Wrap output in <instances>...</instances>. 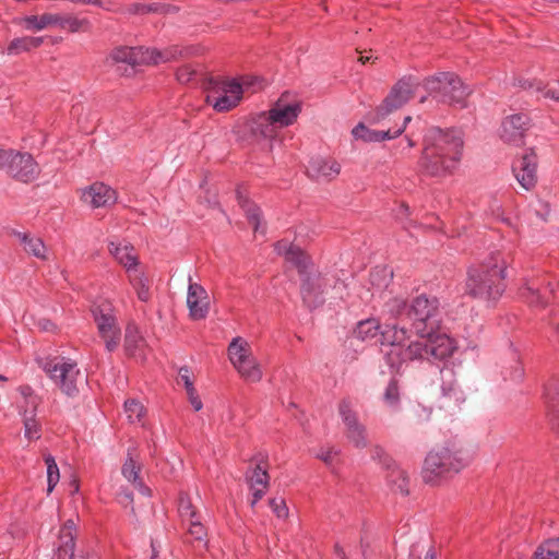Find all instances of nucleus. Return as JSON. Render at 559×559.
<instances>
[{
    "instance_id": "4",
    "label": "nucleus",
    "mask_w": 559,
    "mask_h": 559,
    "mask_svg": "<svg viewBox=\"0 0 559 559\" xmlns=\"http://www.w3.org/2000/svg\"><path fill=\"white\" fill-rule=\"evenodd\" d=\"M467 462V457L455 447L435 449L425 459L423 478L428 484H436L442 477L459 473Z\"/></svg>"
},
{
    "instance_id": "41",
    "label": "nucleus",
    "mask_w": 559,
    "mask_h": 559,
    "mask_svg": "<svg viewBox=\"0 0 559 559\" xmlns=\"http://www.w3.org/2000/svg\"><path fill=\"white\" fill-rule=\"evenodd\" d=\"M534 559H559V540L549 539L535 551Z\"/></svg>"
},
{
    "instance_id": "9",
    "label": "nucleus",
    "mask_w": 559,
    "mask_h": 559,
    "mask_svg": "<svg viewBox=\"0 0 559 559\" xmlns=\"http://www.w3.org/2000/svg\"><path fill=\"white\" fill-rule=\"evenodd\" d=\"M228 358L233 367L246 381L259 382L262 370L253 356L250 343L241 336L234 337L227 348Z\"/></svg>"
},
{
    "instance_id": "51",
    "label": "nucleus",
    "mask_w": 559,
    "mask_h": 559,
    "mask_svg": "<svg viewBox=\"0 0 559 559\" xmlns=\"http://www.w3.org/2000/svg\"><path fill=\"white\" fill-rule=\"evenodd\" d=\"M195 75L197 71L191 64L180 67L176 73L177 80L182 84L191 82L194 80Z\"/></svg>"
},
{
    "instance_id": "55",
    "label": "nucleus",
    "mask_w": 559,
    "mask_h": 559,
    "mask_svg": "<svg viewBox=\"0 0 559 559\" xmlns=\"http://www.w3.org/2000/svg\"><path fill=\"white\" fill-rule=\"evenodd\" d=\"M67 557H69V559H94L91 551L83 548L70 552Z\"/></svg>"
},
{
    "instance_id": "58",
    "label": "nucleus",
    "mask_w": 559,
    "mask_h": 559,
    "mask_svg": "<svg viewBox=\"0 0 559 559\" xmlns=\"http://www.w3.org/2000/svg\"><path fill=\"white\" fill-rule=\"evenodd\" d=\"M157 8L156 7H153V5H145V4H133L130 9L131 12L133 13H145V12H150V11H156Z\"/></svg>"
},
{
    "instance_id": "21",
    "label": "nucleus",
    "mask_w": 559,
    "mask_h": 559,
    "mask_svg": "<svg viewBox=\"0 0 559 559\" xmlns=\"http://www.w3.org/2000/svg\"><path fill=\"white\" fill-rule=\"evenodd\" d=\"M82 201L93 209L107 207L117 201V192L103 182H94L82 191Z\"/></svg>"
},
{
    "instance_id": "54",
    "label": "nucleus",
    "mask_w": 559,
    "mask_h": 559,
    "mask_svg": "<svg viewBox=\"0 0 559 559\" xmlns=\"http://www.w3.org/2000/svg\"><path fill=\"white\" fill-rule=\"evenodd\" d=\"M178 383H182L186 391L190 388H194L190 377V370L188 368H180L178 373Z\"/></svg>"
},
{
    "instance_id": "26",
    "label": "nucleus",
    "mask_w": 559,
    "mask_h": 559,
    "mask_svg": "<svg viewBox=\"0 0 559 559\" xmlns=\"http://www.w3.org/2000/svg\"><path fill=\"white\" fill-rule=\"evenodd\" d=\"M14 236L28 255L41 261L48 260V248L40 237L23 231H14Z\"/></svg>"
},
{
    "instance_id": "3",
    "label": "nucleus",
    "mask_w": 559,
    "mask_h": 559,
    "mask_svg": "<svg viewBox=\"0 0 559 559\" xmlns=\"http://www.w3.org/2000/svg\"><path fill=\"white\" fill-rule=\"evenodd\" d=\"M508 260L500 251L489 253L481 263L467 271L465 292L484 301H497L506 289Z\"/></svg>"
},
{
    "instance_id": "45",
    "label": "nucleus",
    "mask_w": 559,
    "mask_h": 559,
    "mask_svg": "<svg viewBox=\"0 0 559 559\" xmlns=\"http://www.w3.org/2000/svg\"><path fill=\"white\" fill-rule=\"evenodd\" d=\"M28 409L23 413L24 435L28 440H36L39 438V425L35 419V415H27Z\"/></svg>"
},
{
    "instance_id": "11",
    "label": "nucleus",
    "mask_w": 559,
    "mask_h": 559,
    "mask_svg": "<svg viewBox=\"0 0 559 559\" xmlns=\"http://www.w3.org/2000/svg\"><path fill=\"white\" fill-rule=\"evenodd\" d=\"M423 86V82H418L413 76H404L399 80L383 102L374 109L372 121L380 122L390 116L393 111L403 107L414 95L415 90Z\"/></svg>"
},
{
    "instance_id": "20",
    "label": "nucleus",
    "mask_w": 559,
    "mask_h": 559,
    "mask_svg": "<svg viewBox=\"0 0 559 559\" xmlns=\"http://www.w3.org/2000/svg\"><path fill=\"white\" fill-rule=\"evenodd\" d=\"M187 306L189 309V316L192 320L205 319L210 311L207 292L202 285L192 283L191 277H189Z\"/></svg>"
},
{
    "instance_id": "13",
    "label": "nucleus",
    "mask_w": 559,
    "mask_h": 559,
    "mask_svg": "<svg viewBox=\"0 0 559 559\" xmlns=\"http://www.w3.org/2000/svg\"><path fill=\"white\" fill-rule=\"evenodd\" d=\"M332 278L321 273H310L301 280L302 301L309 309H316L324 302V295L331 287Z\"/></svg>"
},
{
    "instance_id": "15",
    "label": "nucleus",
    "mask_w": 559,
    "mask_h": 559,
    "mask_svg": "<svg viewBox=\"0 0 559 559\" xmlns=\"http://www.w3.org/2000/svg\"><path fill=\"white\" fill-rule=\"evenodd\" d=\"M530 127L531 119L526 114H513L502 120L499 135L506 143L520 145Z\"/></svg>"
},
{
    "instance_id": "5",
    "label": "nucleus",
    "mask_w": 559,
    "mask_h": 559,
    "mask_svg": "<svg viewBox=\"0 0 559 559\" xmlns=\"http://www.w3.org/2000/svg\"><path fill=\"white\" fill-rule=\"evenodd\" d=\"M185 53H192L190 49L182 50L171 46L163 50L148 47H117L110 53L115 63H126L131 67L156 66L170 62Z\"/></svg>"
},
{
    "instance_id": "62",
    "label": "nucleus",
    "mask_w": 559,
    "mask_h": 559,
    "mask_svg": "<svg viewBox=\"0 0 559 559\" xmlns=\"http://www.w3.org/2000/svg\"><path fill=\"white\" fill-rule=\"evenodd\" d=\"M425 559H436V554L432 548H429L426 552Z\"/></svg>"
},
{
    "instance_id": "2",
    "label": "nucleus",
    "mask_w": 559,
    "mask_h": 559,
    "mask_svg": "<svg viewBox=\"0 0 559 559\" xmlns=\"http://www.w3.org/2000/svg\"><path fill=\"white\" fill-rule=\"evenodd\" d=\"M463 151L462 138L453 131L430 130L424 140L418 170L430 177H447L457 168Z\"/></svg>"
},
{
    "instance_id": "36",
    "label": "nucleus",
    "mask_w": 559,
    "mask_h": 559,
    "mask_svg": "<svg viewBox=\"0 0 559 559\" xmlns=\"http://www.w3.org/2000/svg\"><path fill=\"white\" fill-rule=\"evenodd\" d=\"M386 480L392 490L402 495L408 493V477L404 469L399 466L390 468Z\"/></svg>"
},
{
    "instance_id": "40",
    "label": "nucleus",
    "mask_w": 559,
    "mask_h": 559,
    "mask_svg": "<svg viewBox=\"0 0 559 559\" xmlns=\"http://www.w3.org/2000/svg\"><path fill=\"white\" fill-rule=\"evenodd\" d=\"M383 402L389 408L393 411L399 409L401 402V392L396 379H392L389 382L388 386L385 388V391L383 393Z\"/></svg>"
},
{
    "instance_id": "60",
    "label": "nucleus",
    "mask_w": 559,
    "mask_h": 559,
    "mask_svg": "<svg viewBox=\"0 0 559 559\" xmlns=\"http://www.w3.org/2000/svg\"><path fill=\"white\" fill-rule=\"evenodd\" d=\"M81 4H93L97 7H103V0H81Z\"/></svg>"
},
{
    "instance_id": "12",
    "label": "nucleus",
    "mask_w": 559,
    "mask_h": 559,
    "mask_svg": "<svg viewBox=\"0 0 559 559\" xmlns=\"http://www.w3.org/2000/svg\"><path fill=\"white\" fill-rule=\"evenodd\" d=\"M92 312L106 349L115 350L120 343L121 331L117 324L114 306L109 301H102L92 309Z\"/></svg>"
},
{
    "instance_id": "27",
    "label": "nucleus",
    "mask_w": 559,
    "mask_h": 559,
    "mask_svg": "<svg viewBox=\"0 0 559 559\" xmlns=\"http://www.w3.org/2000/svg\"><path fill=\"white\" fill-rule=\"evenodd\" d=\"M252 492L251 507H254L265 495L269 487V474L266 468L258 464L248 477Z\"/></svg>"
},
{
    "instance_id": "63",
    "label": "nucleus",
    "mask_w": 559,
    "mask_h": 559,
    "mask_svg": "<svg viewBox=\"0 0 559 559\" xmlns=\"http://www.w3.org/2000/svg\"><path fill=\"white\" fill-rule=\"evenodd\" d=\"M122 503H131L132 502V496L130 493H126L123 496V499L121 500Z\"/></svg>"
},
{
    "instance_id": "44",
    "label": "nucleus",
    "mask_w": 559,
    "mask_h": 559,
    "mask_svg": "<svg viewBox=\"0 0 559 559\" xmlns=\"http://www.w3.org/2000/svg\"><path fill=\"white\" fill-rule=\"evenodd\" d=\"M144 412L145 409L139 401L131 399L124 402V413L130 423H141Z\"/></svg>"
},
{
    "instance_id": "30",
    "label": "nucleus",
    "mask_w": 559,
    "mask_h": 559,
    "mask_svg": "<svg viewBox=\"0 0 559 559\" xmlns=\"http://www.w3.org/2000/svg\"><path fill=\"white\" fill-rule=\"evenodd\" d=\"M75 524L72 520L67 521L59 533V546L57 555L59 558L67 557L70 552L75 551L74 540Z\"/></svg>"
},
{
    "instance_id": "31",
    "label": "nucleus",
    "mask_w": 559,
    "mask_h": 559,
    "mask_svg": "<svg viewBox=\"0 0 559 559\" xmlns=\"http://www.w3.org/2000/svg\"><path fill=\"white\" fill-rule=\"evenodd\" d=\"M44 43L43 37H34V36H23L16 37L12 39L7 47V55L9 56H17L23 52H29L38 47H40Z\"/></svg>"
},
{
    "instance_id": "8",
    "label": "nucleus",
    "mask_w": 559,
    "mask_h": 559,
    "mask_svg": "<svg viewBox=\"0 0 559 559\" xmlns=\"http://www.w3.org/2000/svg\"><path fill=\"white\" fill-rule=\"evenodd\" d=\"M44 370L61 392L70 397L79 393V385L86 380L76 364L63 357H57L47 361Z\"/></svg>"
},
{
    "instance_id": "42",
    "label": "nucleus",
    "mask_w": 559,
    "mask_h": 559,
    "mask_svg": "<svg viewBox=\"0 0 559 559\" xmlns=\"http://www.w3.org/2000/svg\"><path fill=\"white\" fill-rule=\"evenodd\" d=\"M178 512L183 522L199 518L190 497L185 492H180L179 495Z\"/></svg>"
},
{
    "instance_id": "47",
    "label": "nucleus",
    "mask_w": 559,
    "mask_h": 559,
    "mask_svg": "<svg viewBox=\"0 0 559 559\" xmlns=\"http://www.w3.org/2000/svg\"><path fill=\"white\" fill-rule=\"evenodd\" d=\"M392 272L386 267H376L370 273V282L373 286L385 287L391 281Z\"/></svg>"
},
{
    "instance_id": "32",
    "label": "nucleus",
    "mask_w": 559,
    "mask_h": 559,
    "mask_svg": "<svg viewBox=\"0 0 559 559\" xmlns=\"http://www.w3.org/2000/svg\"><path fill=\"white\" fill-rule=\"evenodd\" d=\"M130 285L136 293L139 300L147 302L151 299L150 280L140 269L127 275Z\"/></svg>"
},
{
    "instance_id": "29",
    "label": "nucleus",
    "mask_w": 559,
    "mask_h": 559,
    "mask_svg": "<svg viewBox=\"0 0 559 559\" xmlns=\"http://www.w3.org/2000/svg\"><path fill=\"white\" fill-rule=\"evenodd\" d=\"M385 330H381L380 323L376 319H367L364 321H360L355 330V335L357 338L361 341H372L380 336V344L384 346L385 348L382 349L383 354L385 355V352L390 349V346L388 344H383L382 342V332Z\"/></svg>"
},
{
    "instance_id": "56",
    "label": "nucleus",
    "mask_w": 559,
    "mask_h": 559,
    "mask_svg": "<svg viewBox=\"0 0 559 559\" xmlns=\"http://www.w3.org/2000/svg\"><path fill=\"white\" fill-rule=\"evenodd\" d=\"M431 411L426 407H418L415 412L416 421L417 423H424L427 421L430 418Z\"/></svg>"
},
{
    "instance_id": "43",
    "label": "nucleus",
    "mask_w": 559,
    "mask_h": 559,
    "mask_svg": "<svg viewBox=\"0 0 559 559\" xmlns=\"http://www.w3.org/2000/svg\"><path fill=\"white\" fill-rule=\"evenodd\" d=\"M45 463L47 466V492L50 493L60 479V473L53 456L50 454L45 456Z\"/></svg>"
},
{
    "instance_id": "53",
    "label": "nucleus",
    "mask_w": 559,
    "mask_h": 559,
    "mask_svg": "<svg viewBox=\"0 0 559 559\" xmlns=\"http://www.w3.org/2000/svg\"><path fill=\"white\" fill-rule=\"evenodd\" d=\"M186 392L188 395V400H189L191 406L193 407V409L195 412L201 411L203 407V403H202L200 396L198 395L197 390L194 388H190Z\"/></svg>"
},
{
    "instance_id": "52",
    "label": "nucleus",
    "mask_w": 559,
    "mask_h": 559,
    "mask_svg": "<svg viewBox=\"0 0 559 559\" xmlns=\"http://www.w3.org/2000/svg\"><path fill=\"white\" fill-rule=\"evenodd\" d=\"M16 152L12 148H0V170L8 171L11 159L14 158Z\"/></svg>"
},
{
    "instance_id": "57",
    "label": "nucleus",
    "mask_w": 559,
    "mask_h": 559,
    "mask_svg": "<svg viewBox=\"0 0 559 559\" xmlns=\"http://www.w3.org/2000/svg\"><path fill=\"white\" fill-rule=\"evenodd\" d=\"M411 120H412V117H411V116H406V117H404L403 122H402V124H401L399 128H396V129H391V138H392V139H395V138H397L399 135H401V134L404 132V130L406 129V126L408 124V122H409Z\"/></svg>"
},
{
    "instance_id": "46",
    "label": "nucleus",
    "mask_w": 559,
    "mask_h": 559,
    "mask_svg": "<svg viewBox=\"0 0 559 559\" xmlns=\"http://www.w3.org/2000/svg\"><path fill=\"white\" fill-rule=\"evenodd\" d=\"M143 338L135 329L128 328L126 333L124 346L129 355L135 356L136 349L143 343Z\"/></svg>"
},
{
    "instance_id": "34",
    "label": "nucleus",
    "mask_w": 559,
    "mask_h": 559,
    "mask_svg": "<svg viewBox=\"0 0 559 559\" xmlns=\"http://www.w3.org/2000/svg\"><path fill=\"white\" fill-rule=\"evenodd\" d=\"M141 467L135 462V460L131 456V454H128V459L126 460L123 466H122V475L124 478L130 481L134 488L139 489L143 493H148L150 490L143 485L139 474H140Z\"/></svg>"
},
{
    "instance_id": "25",
    "label": "nucleus",
    "mask_w": 559,
    "mask_h": 559,
    "mask_svg": "<svg viewBox=\"0 0 559 559\" xmlns=\"http://www.w3.org/2000/svg\"><path fill=\"white\" fill-rule=\"evenodd\" d=\"M341 165L331 158L316 157L309 162L307 174L318 181H330L338 176Z\"/></svg>"
},
{
    "instance_id": "39",
    "label": "nucleus",
    "mask_w": 559,
    "mask_h": 559,
    "mask_svg": "<svg viewBox=\"0 0 559 559\" xmlns=\"http://www.w3.org/2000/svg\"><path fill=\"white\" fill-rule=\"evenodd\" d=\"M237 195L239 204L245 210L249 223L253 226L254 231H258L261 218L260 209L257 207L253 203H251L247 198L242 197V194L239 191L237 192Z\"/></svg>"
},
{
    "instance_id": "48",
    "label": "nucleus",
    "mask_w": 559,
    "mask_h": 559,
    "mask_svg": "<svg viewBox=\"0 0 559 559\" xmlns=\"http://www.w3.org/2000/svg\"><path fill=\"white\" fill-rule=\"evenodd\" d=\"M188 525L189 535L197 542H204L206 538V530L201 523L200 518L192 519V521L185 522Z\"/></svg>"
},
{
    "instance_id": "64",
    "label": "nucleus",
    "mask_w": 559,
    "mask_h": 559,
    "mask_svg": "<svg viewBox=\"0 0 559 559\" xmlns=\"http://www.w3.org/2000/svg\"><path fill=\"white\" fill-rule=\"evenodd\" d=\"M522 376H523L522 368H518L516 371H515V374L513 376V379H521Z\"/></svg>"
},
{
    "instance_id": "1",
    "label": "nucleus",
    "mask_w": 559,
    "mask_h": 559,
    "mask_svg": "<svg viewBox=\"0 0 559 559\" xmlns=\"http://www.w3.org/2000/svg\"><path fill=\"white\" fill-rule=\"evenodd\" d=\"M391 311L396 317L405 316L416 335L420 337L406 346L407 330L395 324L385 325L382 342L390 346L385 352V361L392 370L400 371L403 365L417 359L444 360L456 350L455 340L439 330L441 313L437 297L420 294L409 304L402 298H393Z\"/></svg>"
},
{
    "instance_id": "38",
    "label": "nucleus",
    "mask_w": 559,
    "mask_h": 559,
    "mask_svg": "<svg viewBox=\"0 0 559 559\" xmlns=\"http://www.w3.org/2000/svg\"><path fill=\"white\" fill-rule=\"evenodd\" d=\"M19 392L23 399V402L20 403L21 413L23 414L25 409H28V416L35 415L40 402L39 397L28 385L20 386Z\"/></svg>"
},
{
    "instance_id": "23",
    "label": "nucleus",
    "mask_w": 559,
    "mask_h": 559,
    "mask_svg": "<svg viewBox=\"0 0 559 559\" xmlns=\"http://www.w3.org/2000/svg\"><path fill=\"white\" fill-rule=\"evenodd\" d=\"M277 254L283 255L285 261L292 263L304 275L311 264L310 258L299 246L287 239H282L274 245Z\"/></svg>"
},
{
    "instance_id": "49",
    "label": "nucleus",
    "mask_w": 559,
    "mask_h": 559,
    "mask_svg": "<svg viewBox=\"0 0 559 559\" xmlns=\"http://www.w3.org/2000/svg\"><path fill=\"white\" fill-rule=\"evenodd\" d=\"M269 504H270V508L272 509L273 513L278 519L285 520L288 518L289 510H288V507H287L284 498H282V497L272 498L269 501Z\"/></svg>"
},
{
    "instance_id": "16",
    "label": "nucleus",
    "mask_w": 559,
    "mask_h": 559,
    "mask_svg": "<svg viewBox=\"0 0 559 559\" xmlns=\"http://www.w3.org/2000/svg\"><path fill=\"white\" fill-rule=\"evenodd\" d=\"M40 168L34 157L26 152H16L7 174L21 182H32L39 176Z\"/></svg>"
},
{
    "instance_id": "14",
    "label": "nucleus",
    "mask_w": 559,
    "mask_h": 559,
    "mask_svg": "<svg viewBox=\"0 0 559 559\" xmlns=\"http://www.w3.org/2000/svg\"><path fill=\"white\" fill-rule=\"evenodd\" d=\"M338 413L346 427L345 433L349 442L359 449L367 447L366 427L358 420L350 401L343 400L338 405Z\"/></svg>"
},
{
    "instance_id": "50",
    "label": "nucleus",
    "mask_w": 559,
    "mask_h": 559,
    "mask_svg": "<svg viewBox=\"0 0 559 559\" xmlns=\"http://www.w3.org/2000/svg\"><path fill=\"white\" fill-rule=\"evenodd\" d=\"M340 451L334 447H323L317 453L316 457L321 460L328 466H332L337 459Z\"/></svg>"
},
{
    "instance_id": "18",
    "label": "nucleus",
    "mask_w": 559,
    "mask_h": 559,
    "mask_svg": "<svg viewBox=\"0 0 559 559\" xmlns=\"http://www.w3.org/2000/svg\"><path fill=\"white\" fill-rule=\"evenodd\" d=\"M513 174L518 182L525 189L532 190L537 183V156L533 151L526 152L514 160Z\"/></svg>"
},
{
    "instance_id": "6",
    "label": "nucleus",
    "mask_w": 559,
    "mask_h": 559,
    "mask_svg": "<svg viewBox=\"0 0 559 559\" xmlns=\"http://www.w3.org/2000/svg\"><path fill=\"white\" fill-rule=\"evenodd\" d=\"M423 88L440 100L452 106L464 108L472 91L461 79L450 72H441L423 81Z\"/></svg>"
},
{
    "instance_id": "7",
    "label": "nucleus",
    "mask_w": 559,
    "mask_h": 559,
    "mask_svg": "<svg viewBox=\"0 0 559 559\" xmlns=\"http://www.w3.org/2000/svg\"><path fill=\"white\" fill-rule=\"evenodd\" d=\"M16 23L29 32H39L52 26L71 33L87 32L91 28V23L87 19H79L73 14L45 13L41 15H25L17 19Z\"/></svg>"
},
{
    "instance_id": "61",
    "label": "nucleus",
    "mask_w": 559,
    "mask_h": 559,
    "mask_svg": "<svg viewBox=\"0 0 559 559\" xmlns=\"http://www.w3.org/2000/svg\"><path fill=\"white\" fill-rule=\"evenodd\" d=\"M382 455H384V451L380 447H376L372 451V456L380 459Z\"/></svg>"
},
{
    "instance_id": "59",
    "label": "nucleus",
    "mask_w": 559,
    "mask_h": 559,
    "mask_svg": "<svg viewBox=\"0 0 559 559\" xmlns=\"http://www.w3.org/2000/svg\"><path fill=\"white\" fill-rule=\"evenodd\" d=\"M334 555L337 559H347L344 548L338 544L334 546Z\"/></svg>"
},
{
    "instance_id": "24",
    "label": "nucleus",
    "mask_w": 559,
    "mask_h": 559,
    "mask_svg": "<svg viewBox=\"0 0 559 559\" xmlns=\"http://www.w3.org/2000/svg\"><path fill=\"white\" fill-rule=\"evenodd\" d=\"M251 133L257 139H263L269 141L267 150L272 152L273 142L278 138L281 128L277 127L267 115L266 111L260 112L251 118L250 120Z\"/></svg>"
},
{
    "instance_id": "35",
    "label": "nucleus",
    "mask_w": 559,
    "mask_h": 559,
    "mask_svg": "<svg viewBox=\"0 0 559 559\" xmlns=\"http://www.w3.org/2000/svg\"><path fill=\"white\" fill-rule=\"evenodd\" d=\"M353 136L357 140L365 142H381L384 140H391V129L385 131L371 130L364 123H358L352 131Z\"/></svg>"
},
{
    "instance_id": "19",
    "label": "nucleus",
    "mask_w": 559,
    "mask_h": 559,
    "mask_svg": "<svg viewBox=\"0 0 559 559\" xmlns=\"http://www.w3.org/2000/svg\"><path fill=\"white\" fill-rule=\"evenodd\" d=\"M270 119L281 129L289 127L297 121L301 112V104L297 100L286 102L284 97L278 98L272 107L266 110Z\"/></svg>"
},
{
    "instance_id": "22",
    "label": "nucleus",
    "mask_w": 559,
    "mask_h": 559,
    "mask_svg": "<svg viewBox=\"0 0 559 559\" xmlns=\"http://www.w3.org/2000/svg\"><path fill=\"white\" fill-rule=\"evenodd\" d=\"M441 373V392L442 402L441 407H457L464 401L465 396L463 391L456 383L455 374L452 368H443L440 370Z\"/></svg>"
},
{
    "instance_id": "28",
    "label": "nucleus",
    "mask_w": 559,
    "mask_h": 559,
    "mask_svg": "<svg viewBox=\"0 0 559 559\" xmlns=\"http://www.w3.org/2000/svg\"><path fill=\"white\" fill-rule=\"evenodd\" d=\"M537 281L534 277H524L523 284L520 287V295L531 306L544 308L548 305L549 300L545 294H540L538 290Z\"/></svg>"
},
{
    "instance_id": "37",
    "label": "nucleus",
    "mask_w": 559,
    "mask_h": 559,
    "mask_svg": "<svg viewBox=\"0 0 559 559\" xmlns=\"http://www.w3.org/2000/svg\"><path fill=\"white\" fill-rule=\"evenodd\" d=\"M522 86L542 93L544 98L559 102V81L548 84H544L540 81H526Z\"/></svg>"
},
{
    "instance_id": "10",
    "label": "nucleus",
    "mask_w": 559,
    "mask_h": 559,
    "mask_svg": "<svg viewBox=\"0 0 559 559\" xmlns=\"http://www.w3.org/2000/svg\"><path fill=\"white\" fill-rule=\"evenodd\" d=\"M236 80H210L206 94V103L216 111L225 112L235 108L241 100L243 85Z\"/></svg>"
},
{
    "instance_id": "33",
    "label": "nucleus",
    "mask_w": 559,
    "mask_h": 559,
    "mask_svg": "<svg viewBox=\"0 0 559 559\" xmlns=\"http://www.w3.org/2000/svg\"><path fill=\"white\" fill-rule=\"evenodd\" d=\"M548 416L551 427L559 430V383L549 384L546 389Z\"/></svg>"
},
{
    "instance_id": "17",
    "label": "nucleus",
    "mask_w": 559,
    "mask_h": 559,
    "mask_svg": "<svg viewBox=\"0 0 559 559\" xmlns=\"http://www.w3.org/2000/svg\"><path fill=\"white\" fill-rule=\"evenodd\" d=\"M107 248L109 254L124 269L127 275L139 270V254L130 242L118 239L109 240Z\"/></svg>"
}]
</instances>
